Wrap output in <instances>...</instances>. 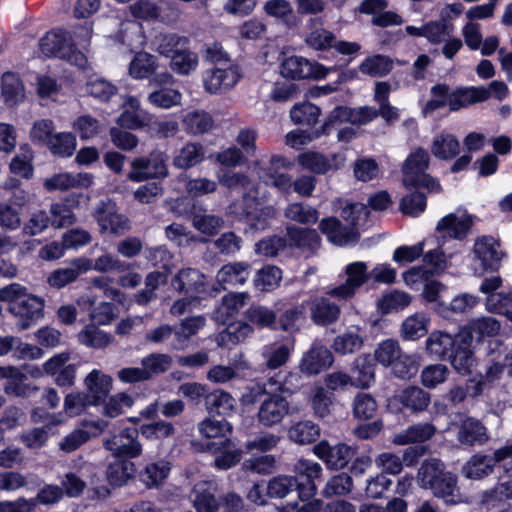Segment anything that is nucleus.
I'll return each mask as SVG.
<instances>
[{
    "mask_svg": "<svg viewBox=\"0 0 512 512\" xmlns=\"http://www.w3.org/2000/svg\"><path fill=\"white\" fill-rule=\"evenodd\" d=\"M297 477L279 475L269 480L267 494L271 498H284L297 489L301 501L312 499L317 492L315 480L320 478L322 467L319 463L300 459L295 464Z\"/></svg>",
    "mask_w": 512,
    "mask_h": 512,
    "instance_id": "obj_1",
    "label": "nucleus"
},
{
    "mask_svg": "<svg viewBox=\"0 0 512 512\" xmlns=\"http://www.w3.org/2000/svg\"><path fill=\"white\" fill-rule=\"evenodd\" d=\"M265 200V194H261L258 190H255V194H252L251 191L246 192L241 202L232 203L229 206L228 213L239 221H245L251 229L263 231L276 215L273 206L263 205Z\"/></svg>",
    "mask_w": 512,
    "mask_h": 512,
    "instance_id": "obj_2",
    "label": "nucleus"
},
{
    "mask_svg": "<svg viewBox=\"0 0 512 512\" xmlns=\"http://www.w3.org/2000/svg\"><path fill=\"white\" fill-rule=\"evenodd\" d=\"M445 244L439 243L436 239V247L423 251V264L413 266L402 274L405 284L415 287L416 284L426 279V276L441 275L449 266L454 254L460 250L455 249L449 252Z\"/></svg>",
    "mask_w": 512,
    "mask_h": 512,
    "instance_id": "obj_3",
    "label": "nucleus"
},
{
    "mask_svg": "<svg viewBox=\"0 0 512 512\" xmlns=\"http://www.w3.org/2000/svg\"><path fill=\"white\" fill-rule=\"evenodd\" d=\"M429 166V154L423 148H417L406 158L403 167V184L406 188H427L438 191L439 183L426 173Z\"/></svg>",
    "mask_w": 512,
    "mask_h": 512,
    "instance_id": "obj_4",
    "label": "nucleus"
},
{
    "mask_svg": "<svg viewBox=\"0 0 512 512\" xmlns=\"http://www.w3.org/2000/svg\"><path fill=\"white\" fill-rule=\"evenodd\" d=\"M167 160V155L161 151H153L147 157H137L131 162L127 177L132 182L163 179L168 176Z\"/></svg>",
    "mask_w": 512,
    "mask_h": 512,
    "instance_id": "obj_5",
    "label": "nucleus"
},
{
    "mask_svg": "<svg viewBox=\"0 0 512 512\" xmlns=\"http://www.w3.org/2000/svg\"><path fill=\"white\" fill-rule=\"evenodd\" d=\"M473 219L465 210L458 209L442 217L436 225V239L447 245L450 240L461 241L468 235Z\"/></svg>",
    "mask_w": 512,
    "mask_h": 512,
    "instance_id": "obj_6",
    "label": "nucleus"
},
{
    "mask_svg": "<svg viewBox=\"0 0 512 512\" xmlns=\"http://www.w3.org/2000/svg\"><path fill=\"white\" fill-rule=\"evenodd\" d=\"M346 280L344 283L329 288L326 294L338 301H347L353 298L357 290L369 279L368 265L362 261L349 263L345 267Z\"/></svg>",
    "mask_w": 512,
    "mask_h": 512,
    "instance_id": "obj_7",
    "label": "nucleus"
},
{
    "mask_svg": "<svg viewBox=\"0 0 512 512\" xmlns=\"http://www.w3.org/2000/svg\"><path fill=\"white\" fill-rule=\"evenodd\" d=\"M239 65L232 64L227 68L207 69L202 73V82L206 92L220 94L233 88L241 79Z\"/></svg>",
    "mask_w": 512,
    "mask_h": 512,
    "instance_id": "obj_8",
    "label": "nucleus"
},
{
    "mask_svg": "<svg viewBox=\"0 0 512 512\" xmlns=\"http://www.w3.org/2000/svg\"><path fill=\"white\" fill-rule=\"evenodd\" d=\"M327 73L328 69L323 65L302 56H290L281 63V74L285 78L294 80L322 79L326 77Z\"/></svg>",
    "mask_w": 512,
    "mask_h": 512,
    "instance_id": "obj_9",
    "label": "nucleus"
},
{
    "mask_svg": "<svg viewBox=\"0 0 512 512\" xmlns=\"http://www.w3.org/2000/svg\"><path fill=\"white\" fill-rule=\"evenodd\" d=\"M101 234L120 235L128 229V219L118 213L116 203L110 199L101 201L93 214Z\"/></svg>",
    "mask_w": 512,
    "mask_h": 512,
    "instance_id": "obj_10",
    "label": "nucleus"
},
{
    "mask_svg": "<svg viewBox=\"0 0 512 512\" xmlns=\"http://www.w3.org/2000/svg\"><path fill=\"white\" fill-rule=\"evenodd\" d=\"M107 425L108 422L101 419L82 420L77 428L60 441V450L66 453L76 451L90 439L99 436L105 430Z\"/></svg>",
    "mask_w": 512,
    "mask_h": 512,
    "instance_id": "obj_11",
    "label": "nucleus"
},
{
    "mask_svg": "<svg viewBox=\"0 0 512 512\" xmlns=\"http://www.w3.org/2000/svg\"><path fill=\"white\" fill-rule=\"evenodd\" d=\"M138 430L126 427L118 434L105 439L104 447L116 457L135 458L142 453V446L137 440Z\"/></svg>",
    "mask_w": 512,
    "mask_h": 512,
    "instance_id": "obj_12",
    "label": "nucleus"
},
{
    "mask_svg": "<svg viewBox=\"0 0 512 512\" xmlns=\"http://www.w3.org/2000/svg\"><path fill=\"white\" fill-rule=\"evenodd\" d=\"M290 412L287 399L278 394H268L260 403L257 420L264 427L280 424Z\"/></svg>",
    "mask_w": 512,
    "mask_h": 512,
    "instance_id": "obj_13",
    "label": "nucleus"
},
{
    "mask_svg": "<svg viewBox=\"0 0 512 512\" xmlns=\"http://www.w3.org/2000/svg\"><path fill=\"white\" fill-rule=\"evenodd\" d=\"M44 300L41 297L28 294L19 303L8 308L17 317L20 330H26L43 317Z\"/></svg>",
    "mask_w": 512,
    "mask_h": 512,
    "instance_id": "obj_14",
    "label": "nucleus"
},
{
    "mask_svg": "<svg viewBox=\"0 0 512 512\" xmlns=\"http://www.w3.org/2000/svg\"><path fill=\"white\" fill-rule=\"evenodd\" d=\"M315 455L323 460L330 469H342L350 462L356 449L344 443L331 446L327 441H321L313 448Z\"/></svg>",
    "mask_w": 512,
    "mask_h": 512,
    "instance_id": "obj_15",
    "label": "nucleus"
},
{
    "mask_svg": "<svg viewBox=\"0 0 512 512\" xmlns=\"http://www.w3.org/2000/svg\"><path fill=\"white\" fill-rule=\"evenodd\" d=\"M123 111L117 119L120 127L139 130L149 126L152 115L141 108L140 101L134 96H128L122 103Z\"/></svg>",
    "mask_w": 512,
    "mask_h": 512,
    "instance_id": "obj_16",
    "label": "nucleus"
},
{
    "mask_svg": "<svg viewBox=\"0 0 512 512\" xmlns=\"http://www.w3.org/2000/svg\"><path fill=\"white\" fill-rule=\"evenodd\" d=\"M475 257L485 270L496 271L504 257L500 242L492 236H481L474 243Z\"/></svg>",
    "mask_w": 512,
    "mask_h": 512,
    "instance_id": "obj_17",
    "label": "nucleus"
},
{
    "mask_svg": "<svg viewBox=\"0 0 512 512\" xmlns=\"http://www.w3.org/2000/svg\"><path fill=\"white\" fill-rule=\"evenodd\" d=\"M291 163L280 155H273L270 159V167H259L258 176L267 185L278 189L280 192L289 193L292 188V179L286 173H280L276 168H288Z\"/></svg>",
    "mask_w": 512,
    "mask_h": 512,
    "instance_id": "obj_18",
    "label": "nucleus"
},
{
    "mask_svg": "<svg viewBox=\"0 0 512 512\" xmlns=\"http://www.w3.org/2000/svg\"><path fill=\"white\" fill-rule=\"evenodd\" d=\"M332 297H314L309 302L310 318L315 325L328 326L335 323L341 314V307L331 300Z\"/></svg>",
    "mask_w": 512,
    "mask_h": 512,
    "instance_id": "obj_19",
    "label": "nucleus"
},
{
    "mask_svg": "<svg viewBox=\"0 0 512 512\" xmlns=\"http://www.w3.org/2000/svg\"><path fill=\"white\" fill-rule=\"evenodd\" d=\"M500 482L494 490L484 494L482 506L486 512H507L505 500L512 499V476L503 470Z\"/></svg>",
    "mask_w": 512,
    "mask_h": 512,
    "instance_id": "obj_20",
    "label": "nucleus"
},
{
    "mask_svg": "<svg viewBox=\"0 0 512 512\" xmlns=\"http://www.w3.org/2000/svg\"><path fill=\"white\" fill-rule=\"evenodd\" d=\"M461 416L458 424L457 440L464 446L482 445L488 440L487 428L477 418Z\"/></svg>",
    "mask_w": 512,
    "mask_h": 512,
    "instance_id": "obj_21",
    "label": "nucleus"
},
{
    "mask_svg": "<svg viewBox=\"0 0 512 512\" xmlns=\"http://www.w3.org/2000/svg\"><path fill=\"white\" fill-rule=\"evenodd\" d=\"M490 97L484 86L460 87L448 91V106L451 111H458L470 105L486 101Z\"/></svg>",
    "mask_w": 512,
    "mask_h": 512,
    "instance_id": "obj_22",
    "label": "nucleus"
},
{
    "mask_svg": "<svg viewBox=\"0 0 512 512\" xmlns=\"http://www.w3.org/2000/svg\"><path fill=\"white\" fill-rule=\"evenodd\" d=\"M206 325V318L203 315L184 318L178 325H175V337L170 347L173 350H183L188 347L190 339L197 335Z\"/></svg>",
    "mask_w": 512,
    "mask_h": 512,
    "instance_id": "obj_23",
    "label": "nucleus"
},
{
    "mask_svg": "<svg viewBox=\"0 0 512 512\" xmlns=\"http://www.w3.org/2000/svg\"><path fill=\"white\" fill-rule=\"evenodd\" d=\"M0 378L6 379L3 389L10 396L26 397L38 390L37 387L26 384V375L14 366H1Z\"/></svg>",
    "mask_w": 512,
    "mask_h": 512,
    "instance_id": "obj_24",
    "label": "nucleus"
},
{
    "mask_svg": "<svg viewBox=\"0 0 512 512\" xmlns=\"http://www.w3.org/2000/svg\"><path fill=\"white\" fill-rule=\"evenodd\" d=\"M378 116L377 109L369 106L359 108H348L338 106L329 114V122L331 125L337 122H348L351 124L363 125L372 121Z\"/></svg>",
    "mask_w": 512,
    "mask_h": 512,
    "instance_id": "obj_25",
    "label": "nucleus"
},
{
    "mask_svg": "<svg viewBox=\"0 0 512 512\" xmlns=\"http://www.w3.org/2000/svg\"><path fill=\"white\" fill-rule=\"evenodd\" d=\"M333 361L334 357L329 349L324 346H313L303 355L300 370L308 375L318 374L329 368Z\"/></svg>",
    "mask_w": 512,
    "mask_h": 512,
    "instance_id": "obj_26",
    "label": "nucleus"
},
{
    "mask_svg": "<svg viewBox=\"0 0 512 512\" xmlns=\"http://www.w3.org/2000/svg\"><path fill=\"white\" fill-rule=\"evenodd\" d=\"M87 395L92 400L93 406H98L104 401L112 389V378L98 369L92 370L84 379Z\"/></svg>",
    "mask_w": 512,
    "mask_h": 512,
    "instance_id": "obj_27",
    "label": "nucleus"
},
{
    "mask_svg": "<svg viewBox=\"0 0 512 512\" xmlns=\"http://www.w3.org/2000/svg\"><path fill=\"white\" fill-rule=\"evenodd\" d=\"M444 472V464L440 460H427L418 471V483L422 488L432 490L434 496H448L451 492L444 493L437 484Z\"/></svg>",
    "mask_w": 512,
    "mask_h": 512,
    "instance_id": "obj_28",
    "label": "nucleus"
},
{
    "mask_svg": "<svg viewBox=\"0 0 512 512\" xmlns=\"http://www.w3.org/2000/svg\"><path fill=\"white\" fill-rule=\"evenodd\" d=\"M71 35L63 30H52L47 32L39 42V48L46 57H59L67 55L69 44L72 41Z\"/></svg>",
    "mask_w": 512,
    "mask_h": 512,
    "instance_id": "obj_29",
    "label": "nucleus"
},
{
    "mask_svg": "<svg viewBox=\"0 0 512 512\" xmlns=\"http://www.w3.org/2000/svg\"><path fill=\"white\" fill-rule=\"evenodd\" d=\"M93 183V176L90 173H59L44 181L47 191H64L70 188H88Z\"/></svg>",
    "mask_w": 512,
    "mask_h": 512,
    "instance_id": "obj_30",
    "label": "nucleus"
},
{
    "mask_svg": "<svg viewBox=\"0 0 512 512\" xmlns=\"http://www.w3.org/2000/svg\"><path fill=\"white\" fill-rule=\"evenodd\" d=\"M319 228L328 240L336 245L344 246L354 242L358 238V232L351 227H344L335 217L321 220Z\"/></svg>",
    "mask_w": 512,
    "mask_h": 512,
    "instance_id": "obj_31",
    "label": "nucleus"
},
{
    "mask_svg": "<svg viewBox=\"0 0 512 512\" xmlns=\"http://www.w3.org/2000/svg\"><path fill=\"white\" fill-rule=\"evenodd\" d=\"M171 284L178 292L202 293L206 291L204 274L194 268L180 270L171 280Z\"/></svg>",
    "mask_w": 512,
    "mask_h": 512,
    "instance_id": "obj_32",
    "label": "nucleus"
},
{
    "mask_svg": "<svg viewBox=\"0 0 512 512\" xmlns=\"http://www.w3.org/2000/svg\"><path fill=\"white\" fill-rule=\"evenodd\" d=\"M458 343L449 333L433 331L425 341L426 352L431 358L443 360L449 357Z\"/></svg>",
    "mask_w": 512,
    "mask_h": 512,
    "instance_id": "obj_33",
    "label": "nucleus"
},
{
    "mask_svg": "<svg viewBox=\"0 0 512 512\" xmlns=\"http://www.w3.org/2000/svg\"><path fill=\"white\" fill-rule=\"evenodd\" d=\"M82 194L71 195L65 202L53 203L50 206V222L54 228L71 226L76 222L73 207L79 204Z\"/></svg>",
    "mask_w": 512,
    "mask_h": 512,
    "instance_id": "obj_34",
    "label": "nucleus"
},
{
    "mask_svg": "<svg viewBox=\"0 0 512 512\" xmlns=\"http://www.w3.org/2000/svg\"><path fill=\"white\" fill-rule=\"evenodd\" d=\"M251 265L248 262H232L223 265L217 272V282L226 286L243 285L249 278Z\"/></svg>",
    "mask_w": 512,
    "mask_h": 512,
    "instance_id": "obj_35",
    "label": "nucleus"
},
{
    "mask_svg": "<svg viewBox=\"0 0 512 512\" xmlns=\"http://www.w3.org/2000/svg\"><path fill=\"white\" fill-rule=\"evenodd\" d=\"M436 433V428L429 422L417 423L398 432L392 438L396 445H407L412 443H422L431 439Z\"/></svg>",
    "mask_w": 512,
    "mask_h": 512,
    "instance_id": "obj_36",
    "label": "nucleus"
},
{
    "mask_svg": "<svg viewBox=\"0 0 512 512\" xmlns=\"http://www.w3.org/2000/svg\"><path fill=\"white\" fill-rule=\"evenodd\" d=\"M80 259V270L85 273L92 270L100 273H106L109 271L123 272L128 269V265L125 262L109 253L102 254L95 260L84 256H80Z\"/></svg>",
    "mask_w": 512,
    "mask_h": 512,
    "instance_id": "obj_37",
    "label": "nucleus"
},
{
    "mask_svg": "<svg viewBox=\"0 0 512 512\" xmlns=\"http://www.w3.org/2000/svg\"><path fill=\"white\" fill-rule=\"evenodd\" d=\"M1 97L9 107H14L25 98V88L20 77L13 72H6L1 78Z\"/></svg>",
    "mask_w": 512,
    "mask_h": 512,
    "instance_id": "obj_38",
    "label": "nucleus"
},
{
    "mask_svg": "<svg viewBox=\"0 0 512 512\" xmlns=\"http://www.w3.org/2000/svg\"><path fill=\"white\" fill-rule=\"evenodd\" d=\"M496 463L502 468V462L496 459V451L493 456L476 454L463 466L462 473L466 478L478 480L490 474Z\"/></svg>",
    "mask_w": 512,
    "mask_h": 512,
    "instance_id": "obj_39",
    "label": "nucleus"
},
{
    "mask_svg": "<svg viewBox=\"0 0 512 512\" xmlns=\"http://www.w3.org/2000/svg\"><path fill=\"white\" fill-rule=\"evenodd\" d=\"M429 326L430 317L424 312H416L402 322L400 335L404 340L416 341L428 333Z\"/></svg>",
    "mask_w": 512,
    "mask_h": 512,
    "instance_id": "obj_40",
    "label": "nucleus"
},
{
    "mask_svg": "<svg viewBox=\"0 0 512 512\" xmlns=\"http://www.w3.org/2000/svg\"><path fill=\"white\" fill-rule=\"evenodd\" d=\"M171 464L166 460L148 463L139 473V480L148 488H159L169 476Z\"/></svg>",
    "mask_w": 512,
    "mask_h": 512,
    "instance_id": "obj_41",
    "label": "nucleus"
},
{
    "mask_svg": "<svg viewBox=\"0 0 512 512\" xmlns=\"http://www.w3.org/2000/svg\"><path fill=\"white\" fill-rule=\"evenodd\" d=\"M249 298L250 295L246 292L229 293L225 295L214 313L215 319L225 324L238 314Z\"/></svg>",
    "mask_w": 512,
    "mask_h": 512,
    "instance_id": "obj_42",
    "label": "nucleus"
},
{
    "mask_svg": "<svg viewBox=\"0 0 512 512\" xmlns=\"http://www.w3.org/2000/svg\"><path fill=\"white\" fill-rule=\"evenodd\" d=\"M199 433L205 438H219L223 448L229 447L231 441L232 425L225 419L217 420L206 418L198 424Z\"/></svg>",
    "mask_w": 512,
    "mask_h": 512,
    "instance_id": "obj_43",
    "label": "nucleus"
},
{
    "mask_svg": "<svg viewBox=\"0 0 512 512\" xmlns=\"http://www.w3.org/2000/svg\"><path fill=\"white\" fill-rule=\"evenodd\" d=\"M334 208H341V217L348 222L350 227L355 231H357L358 228L363 227L367 222L369 211L362 203H349L342 199H337L334 202Z\"/></svg>",
    "mask_w": 512,
    "mask_h": 512,
    "instance_id": "obj_44",
    "label": "nucleus"
},
{
    "mask_svg": "<svg viewBox=\"0 0 512 512\" xmlns=\"http://www.w3.org/2000/svg\"><path fill=\"white\" fill-rule=\"evenodd\" d=\"M80 257L71 260L67 266L53 270L48 278L47 283L57 289H61L75 282L80 275L85 274L80 270Z\"/></svg>",
    "mask_w": 512,
    "mask_h": 512,
    "instance_id": "obj_45",
    "label": "nucleus"
},
{
    "mask_svg": "<svg viewBox=\"0 0 512 512\" xmlns=\"http://www.w3.org/2000/svg\"><path fill=\"white\" fill-rule=\"evenodd\" d=\"M394 400L413 412H421L428 407L430 395L419 387L410 386L396 395Z\"/></svg>",
    "mask_w": 512,
    "mask_h": 512,
    "instance_id": "obj_46",
    "label": "nucleus"
},
{
    "mask_svg": "<svg viewBox=\"0 0 512 512\" xmlns=\"http://www.w3.org/2000/svg\"><path fill=\"white\" fill-rule=\"evenodd\" d=\"M158 62L156 56L144 52H137L129 64V75L138 80L150 78L156 71Z\"/></svg>",
    "mask_w": 512,
    "mask_h": 512,
    "instance_id": "obj_47",
    "label": "nucleus"
},
{
    "mask_svg": "<svg viewBox=\"0 0 512 512\" xmlns=\"http://www.w3.org/2000/svg\"><path fill=\"white\" fill-rule=\"evenodd\" d=\"M364 344V337L359 327H351L343 334L338 335L332 344L336 353L345 355L360 350Z\"/></svg>",
    "mask_w": 512,
    "mask_h": 512,
    "instance_id": "obj_48",
    "label": "nucleus"
},
{
    "mask_svg": "<svg viewBox=\"0 0 512 512\" xmlns=\"http://www.w3.org/2000/svg\"><path fill=\"white\" fill-rule=\"evenodd\" d=\"M198 64L197 53L192 51L189 45H185L172 55L170 68L179 75H189L197 69Z\"/></svg>",
    "mask_w": 512,
    "mask_h": 512,
    "instance_id": "obj_49",
    "label": "nucleus"
},
{
    "mask_svg": "<svg viewBox=\"0 0 512 512\" xmlns=\"http://www.w3.org/2000/svg\"><path fill=\"white\" fill-rule=\"evenodd\" d=\"M448 359L453 368L461 375L470 374L475 365L473 352L470 349L469 343L466 341L459 342Z\"/></svg>",
    "mask_w": 512,
    "mask_h": 512,
    "instance_id": "obj_50",
    "label": "nucleus"
},
{
    "mask_svg": "<svg viewBox=\"0 0 512 512\" xmlns=\"http://www.w3.org/2000/svg\"><path fill=\"white\" fill-rule=\"evenodd\" d=\"M189 44L190 40L188 37L176 33H160L153 40L154 49L160 55L170 58L181 47Z\"/></svg>",
    "mask_w": 512,
    "mask_h": 512,
    "instance_id": "obj_51",
    "label": "nucleus"
},
{
    "mask_svg": "<svg viewBox=\"0 0 512 512\" xmlns=\"http://www.w3.org/2000/svg\"><path fill=\"white\" fill-rule=\"evenodd\" d=\"M291 354L288 345L281 342H273L263 346L261 356L269 369H277L284 365Z\"/></svg>",
    "mask_w": 512,
    "mask_h": 512,
    "instance_id": "obj_52",
    "label": "nucleus"
},
{
    "mask_svg": "<svg viewBox=\"0 0 512 512\" xmlns=\"http://www.w3.org/2000/svg\"><path fill=\"white\" fill-rule=\"evenodd\" d=\"M297 162L303 169L315 174H325L332 169H337L328 157L315 151H306L299 154Z\"/></svg>",
    "mask_w": 512,
    "mask_h": 512,
    "instance_id": "obj_53",
    "label": "nucleus"
},
{
    "mask_svg": "<svg viewBox=\"0 0 512 512\" xmlns=\"http://www.w3.org/2000/svg\"><path fill=\"white\" fill-rule=\"evenodd\" d=\"M249 363L239 355V360L234 359L229 366L215 365L207 373V379L213 383H226L236 377L237 370L249 369Z\"/></svg>",
    "mask_w": 512,
    "mask_h": 512,
    "instance_id": "obj_54",
    "label": "nucleus"
},
{
    "mask_svg": "<svg viewBox=\"0 0 512 512\" xmlns=\"http://www.w3.org/2000/svg\"><path fill=\"white\" fill-rule=\"evenodd\" d=\"M120 41L131 51L142 48L146 43L144 27L136 21H127L122 24Z\"/></svg>",
    "mask_w": 512,
    "mask_h": 512,
    "instance_id": "obj_55",
    "label": "nucleus"
},
{
    "mask_svg": "<svg viewBox=\"0 0 512 512\" xmlns=\"http://www.w3.org/2000/svg\"><path fill=\"white\" fill-rule=\"evenodd\" d=\"M287 239L290 246L298 248L315 249L319 245V235L314 229L287 227Z\"/></svg>",
    "mask_w": 512,
    "mask_h": 512,
    "instance_id": "obj_56",
    "label": "nucleus"
},
{
    "mask_svg": "<svg viewBox=\"0 0 512 512\" xmlns=\"http://www.w3.org/2000/svg\"><path fill=\"white\" fill-rule=\"evenodd\" d=\"M203 159V146L197 143H187L174 156L173 165L179 169H188L199 164Z\"/></svg>",
    "mask_w": 512,
    "mask_h": 512,
    "instance_id": "obj_57",
    "label": "nucleus"
},
{
    "mask_svg": "<svg viewBox=\"0 0 512 512\" xmlns=\"http://www.w3.org/2000/svg\"><path fill=\"white\" fill-rule=\"evenodd\" d=\"M193 504L197 512H218L219 502L211 490V485L198 483L194 487Z\"/></svg>",
    "mask_w": 512,
    "mask_h": 512,
    "instance_id": "obj_58",
    "label": "nucleus"
},
{
    "mask_svg": "<svg viewBox=\"0 0 512 512\" xmlns=\"http://www.w3.org/2000/svg\"><path fill=\"white\" fill-rule=\"evenodd\" d=\"M431 151L435 157L449 160L459 154L460 143L452 134H440L433 140Z\"/></svg>",
    "mask_w": 512,
    "mask_h": 512,
    "instance_id": "obj_59",
    "label": "nucleus"
},
{
    "mask_svg": "<svg viewBox=\"0 0 512 512\" xmlns=\"http://www.w3.org/2000/svg\"><path fill=\"white\" fill-rule=\"evenodd\" d=\"M205 405L209 413L229 415L235 408V399L224 390H215L207 394Z\"/></svg>",
    "mask_w": 512,
    "mask_h": 512,
    "instance_id": "obj_60",
    "label": "nucleus"
},
{
    "mask_svg": "<svg viewBox=\"0 0 512 512\" xmlns=\"http://www.w3.org/2000/svg\"><path fill=\"white\" fill-rule=\"evenodd\" d=\"M320 435L318 425L312 421H300L292 425L288 430V437L297 444H309L314 442Z\"/></svg>",
    "mask_w": 512,
    "mask_h": 512,
    "instance_id": "obj_61",
    "label": "nucleus"
},
{
    "mask_svg": "<svg viewBox=\"0 0 512 512\" xmlns=\"http://www.w3.org/2000/svg\"><path fill=\"white\" fill-rule=\"evenodd\" d=\"M78 340L81 344L91 348H105L113 341V336L100 330L95 324L87 325L79 334Z\"/></svg>",
    "mask_w": 512,
    "mask_h": 512,
    "instance_id": "obj_62",
    "label": "nucleus"
},
{
    "mask_svg": "<svg viewBox=\"0 0 512 512\" xmlns=\"http://www.w3.org/2000/svg\"><path fill=\"white\" fill-rule=\"evenodd\" d=\"M245 318L251 326L258 329L273 328L276 323V313L268 307L252 305L245 312Z\"/></svg>",
    "mask_w": 512,
    "mask_h": 512,
    "instance_id": "obj_63",
    "label": "nucleus"
},
{
    "mask_svg": "<svg viewBox=\"0 0 512 512\" xmlns=\"http://www.w3.org/2000/svg\"><path fill=\"white\" fill-rule=\"evenodd\" d=\"M485 307L488 312L504 315L512 322V290L487 296Z\"/></svg>",
    "mask_w": 512,
    "mask_h": 512,
    "instance_id": "obj_64",
    "label": "nucleus"
}]
</instances>
